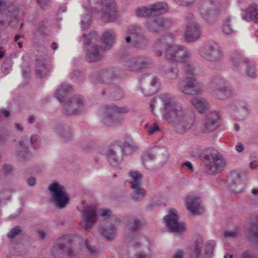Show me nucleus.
Wrapping results in <instances>:
<instances>
[{"instance_id":"obj_1","label":"nucleus","mask_w":258,"mask_h":258,"mask_svg":"<svg viewBox=\"0 0 258 258\" xmlns=\"http://www.w3.org/2000/svg\"><path fill=\"white\" fill-rule=\"evenodd\" d=\"M160 98L163 104V117L174 128L179 134H183L193 125L194 118L188 115L182 104L173 96L164 94Z\"/></svg>"},{"instance_id":"obj_2","label":"nucleus","mask_w":258,"mask_h":258,"mask_svg":"<svg viewBox=\"0 0 258 258\" xmlns=\"http://www.w3.org/2000/svg\"><path fill=\"white\" fill-rule=\"evenodd\" d=\"M175 35L167 33L157 39L154 45V51L157 56H161L164 51V57L167 60L186 62L191 57V52L187 47L181 45H171Z\"/></svg>"},{"instance_id":"obj_3","label":"nucleus","mask_w":258,"mask_h":258,"mask_svg":"<svg viewBox=\"0 0 258 258\" xmlns=\"http://www.w3.org/2000/svg\"><path fill=\"white\" fill-rule=\"evenodd\" d=\"M101 2V19L108 22L113 21L116 18V11L112 0H87L83 6L87 13L81 20L82 27L86 29L91 23V14L95 11L96 6Z\"/></svg>"},{"instance_id":"obj_4","label":"nucleus","mask_w":258,"mask_h":258,"mask_svg":"<svg viewBox=\"0 0 258 258\" xmlns=\"http://www.w3.org/2000/svg\"><path fill=\"white\" fill-rule=\"evenodd\" d=\"M202 157L205 164V171L210 175H214L223 170L226 161L223 156L214 148L206 149Z\"/></svg>"},{"instance_id":"obj_5","label":"nucleus","mask_w":258,"mask_h":258,"mask_svg":"<svg viewBox=\"0 0 258 258\" xmlns=\"http://www.w3.org/2000/svg\"><path fill=\"white\" fill-rule=\"evenodd\" d=\"M15 0H0V27L6 23L10 24L23 16L22 7L15 5Z\"/></svg>"},{"instance_id":"obj_6","label":"nucleus","mask_w":258,"mask_h":258,"mask_svg":"<svg viewBox=\"0 0 258 258\" xmlns=\"http://www.w3.org/2000/svg\"><path fill=\"white\" fill-rule=\"evenodd\" d=\"M221 7V0H200L198 10L204 20L211 23L219 18Z\"/></svg>"},{"instance_id":"obj_7","label":"nucleus","mask_w":258,"mask_h":258,"mask_svg":"<svg viewBox=\"0 0 258 258\" xmlns=\"http://www.w3.org/2000/svg\"><path fill=\"white\" fill-rule=\"evenodd\" d=\"M129 110L127 106L119 107L114 104L106 105L105 107L103 122L109 126L119 124L123 120L120 114L126 113Z\"/></svg>"},{"instance_id":"obj_8","label":"nucleus","mask_w":258,"mask_h":258,"mask_svg":"<svg viewBox=\"0 0 258 258\" xmlns=\"http://www.w3.org/2000/svg\"><path fill=\"white\" fill-rule=\"evenodd\" d=\"M72 243L70 235L66 234L60 237L57 240V246L53 248V256L55 258H71L74 255Z\"/></svg>"},{"instance_id":"obj_9","label":"nucleus","mask_w":258,"mask_h":258,"mask_svg":"<svg viewBox=\"0 0 258 258\" xmlns=\"http://www.w3.org/2000/svg\"><path fill=\"white\" fill-rule=\"evenodd\" d=\"M48 189L52 194V200L59 208L65 207L69 202L68 195L65 187L54 182L49 185Z\"/></svg>"},{"instance_id":"obj_10","label":"nucleus","mask_w":258,"mask_h":258,"mask_svg":"<svg viewBox=\"0 0 258 258\" xmlns=\"http://www.w3.org/2000/svg\"><path fill=\"white\" fill-rule=\"evenodd\" d=\"M200 55L206 60L218 61L223 57V52L216 43H207L202 46L199 49Z\"/></svg>"},{"instance_id":"obj_11","label":"nucleus","mask_w":258,"mask_h":258,"mask_svg":"<svg viewBox=\"0 0 258 258\" xmlns=\"http://www.w3.org/2000/svg\"><path fill=\"white\" fill-rule=\"evenodd\" d=\"M127 34L129 36L125 38L126 43H131L133 46L137 48H141L147 45V39L140 27L134 25L129 26Z\"/></svg>"},{"instance_id":"obj_12","label":"nucleus","mask_w":258,"mask_h":258,"mask_svg":"<svg viewBox=\"0 0 258 258\" xmlns=\"http://www.w3.org/2000/svg\"><path fill=\"white\" fill-rule=\"evenodd\" d=\"M179 90L186 95H194L200 94L202 91V86L193 77H186L179 83Z\"/></svg>"},{"instance_id":"obj_13","label":"nucleus","mask_w":258,"mask_h":258,"mask_svg":"<svg viewBox=\"0 0 258 258\" xmlns=\"http://www.w3.org/2000/svg\"><path fill=\"white\" fill-rule=\"evenodd\" d=\"M168 7L165 3H157L149 8L142 7L138 8L136 14L137 16L144 17H153L165 13L168 11Z\"/></svg>"},{"instance_id":"obj_14","label":"nucleus","mask_w":258,"mask_h":258,"mask_svg":"<svg viewBox=\"0 0 258 258\" xmlns=\"http://www.w3.org/2000/svg\"><path fill=\"white\" fill-rule=\"evenodd\" d=\"M129 175L131 178L130 183L133 190L132 199L136 202L142 200L146 195L145 190L141 187L142 175L137 171H131Z\"/></svg>"},{"instance_id":"obj_15","label":"nucleus","mask_w":258,"mask_h":258,"mask_svg":"<svg viewBox=\"0 0 258 258\" xmlns=\"http://www.w3.org/2000/svg\"><path fill=\"white\" fill-rule=\"evenodd\" d=\"M213 95L218 99H223L231 94V90L226 86L224 80L220 76L212 78L211 83Z\"/></svg>"},{"instance_id":"obj_16","label":"nucleus","mask_w":258,"mask_h":258,"mask_svg":"<svg viewBox=\"0 0 258 258\" xmlns=\"http://www.w3.org/2000/svg\"><path fill=\"white\" fill-rule=\"evenodd\" d=\"M150 64L149 58L143 56L130 57L125 63V66L128 71L135 72H140L143 69L149 67Z\"/></svg>"},{"instance_id":"obj_17","label":"nucleus","mask_w":258,"mask_h":258,"mask_svg":"<svg viewBox=\"0 0 258 258\" xmlns=\"http://www.w3.org/2000/svg\"><path fill=\"white\" fill-rule=\"evenodd\" d=\"M63 113L66 115L78 114L84 108V102L80 95H75L64 104Z\"/></svg>"},{"instance_id":"obj_18","label":"nucleus","mask_w":258,"mask_h":258,"mask_svg":"<svg viewBox=\"0 0 258 258\" xmlns=\"http://www.w3.org/2000/svg\"><path fill=\"white\" fill-rule=\"evenodd\" d=\"M167 227L172 232L180 233L185 230L184 223L178 221V215L174 209L170 210L164 218Z\"/></svg>"},{"instance_id":"obj_19","label":"nucleus","mask_w":258,"mask_h":258,"mask_svg":"<svg viewBox=\"0 0 258 258\" xmlns=\"http://www.w3.org/2000/svg\"><path fill=\"white\" fill-rule=\"evenodd\" d=\"M109 46L103 48L102 45L94 44L89 46L86 50L87 59L90 62L100 60L103 58L105 54L108 50Z\"/></svg>"},{"instance_id":"obj_20","label":"nucleus","mask_w":258,"mask_h":258,"mask_svg":"<svg viewBox=\"0 0 258 258\" xmlns=\"http://www.w3.org/2000/svg\"><path fill=\"white\" fill-rule=\"evenodd\" d=\"M172 23L170 20L158 17L153 20H148L146 22V27L153 33L159 32L170 27Z\"/></svg>"},{"instance_id":"obj_21","label":"nucleus","mask_w":258,"mask_h":258,"mask_svg":"<svg viewBox=\"0 0 258 258\" xmlns=\"http://www.w3.org/2000/svg\"><path fill=\"white\" fill-rule=\"evenodd\" d=\"M219 114L216 111L209 112L203 122L202 131L208 133L215 130L219 125Z\"/></svg>"},{"instance_id":"obj_22","label":"nucleus","mask_w":258,"mask_h":258,"mask_svg":"<svg viewBox=\"0 0 258 258\" xmlns=\"http://www.w3.org/2000/svg\"><path fill=\"white\" fill-rule=\"evenodd\" d=\"M83 220V227L86 230L90 229L97 221L95 207L87 206L84 208Z\"/></svg>"},{"instance_id":"obj_23","label":"nucleus","mask_w":258,"mask_h":258,"mask_svg":"<svg viewBox=\"0 0 258 258\" xmlns=\"http://www.w3.org/2000/svg\"><path fill=\"white\" fill-rule=\"evenodd\" d=\"M200 199L195 195H189L186 199L185 206L187 209L192 215H199L203 213V208L201 206Z\"/></svg>"},{"instance_id":"obj_24","label":"nucleus","mask_w":258,"mask_h":258,"mask_svg":"<svg viewBox=\"0 0 258 258\" xmlns=\"http://www.w3.org/2000/svg\"><path fill=\"white\" fill-rule=\"evenodd\" d=\"M144 79H147V81L150 82V84L142 88V91L145 96H148L154 94L157 91L156 85L158 81V78L154 76L144 74L142 76L141 81Z\"/></svg>"},{"instance_id":"obj_25","label":"nucleus","mask_w":258,"mask_h":258,"mask_svg":"<svg viewBox=\"0 0 258 258\" xmlns=\"http://www.w3.org/2000/svg\"><path fill=\"white\" fill-rule=\"evenodd\" d=\"M229 187L232 193L241 192L244 188V185L241 181L240 174L232 172L228 176Z\"/></svg>"},{"instance_id":"obj_26","label":"nucleus","mask_w":258,"mask_h":258,"mask_svg":"<svg viewBox=\"0 0 258 258\" xmlns=\"http://www.w3.org/2000/svg\"><path fill=\"white\" fill-rule=\"evenodd\" d=\"M201 35L200 25L197 23L188 25L184 32L185 40L188 42H192L198 39Z\"/></svg>"},{"instance_id":"obj_27","label":"nucleus","mask_w":258,"mask_h":258,"mask_svg":"<svg viewBox=\"0 0 258 258\" xmlns=\"http://www.w3.org/2000/svg\"><path fill=\"white\" fill-rule=\"evenodd\" d=\"M51 70V66L46 62L44 58H37L36 62V75L39 78L47 75Z\"/></svg>"},{"instance_id":"obj_28","label":"nucleus","mask_w":258,"mask_h":258,"mask_svg":"<svg viewBox=\"0 0 258 258\" xmlns=\"http://www.w3.org/2000/svg\"><path fill=\"white\" fill-rule=\"evenodd\" d=\"M243 19L249 21H253L258 22V7L255 4H253L246 10H243L242 13Z\"/></svg>"},{"instance_id":"obj_29","label":"nucleus","mask_w":258,"mask_h":258,"mask_svg":"<svg viewBox=\"0 0 258 258\" xmlns=\"http://www.w3.org/2000/svg\"><path fill=\"white\" fill-rule=\"evenodd\" d=\"M190 103L200 113H204L207 111L210 107L208 101L201 97L192 98L190 100Z\"/></svg>"},{"instance_id":"obj_30","label":"nucleus","mask_w":258,"mask_h":258,"mask_svg":"<svg viewBox=\"0 0 258 258\" xmlns=\"http://www.w3.org/2000/svg\"><path fill=\"white\" fill-rule=\"evenodd\" d=\"M28 140V138H26L19 142L20 149L17 153V159L20 161H25L30 157V152L27 147Z\"/></svg>"},{"instance_id":"obj_31","label":"nucleus","mask_w":258,"mask_h":258,"mask_svg":"<svg viewBox=\"0 0 258 258\" xmlns=\"http://www.w3.org/2000/svg\"><path fill=\"white\" fill-rule=\"evenodd\" d=\"M222 31L225 35H232L235 33L236 30L231 16L225 18L222 26Z\"/></svg>"},{"instance_id":"obj_32","label":"nucleus","mask_w":258,"mask_h":258,"mask_svg":"<svg viewBox=\"0 0 258 258\" xmlns=\"http://www.w3.org/2000/svg\"><path fill=\"white\" fill-rule=\"evenodd\" d=\"M114 38L115 33L113 30H109L104 32L101 38L103 48L109 46L108 50H109L113 45Z\"/></svg>"},{"instance_id":"obj_33","label":"nucleus","mask_w":258,"mask_h":258,"mask_svg":"<svg viewBox=\"0 0 258 258\" xmlns=\"http://www.w3.org/2000/svg\"><path fill=\"white\" fill-rule=\"evenodd\" d=\"M72 87L68 84H61L55 92V96L60 101L62 102L63 99L72 90Z\"/></svg>"},{"instance_id":"obj_34","label":"nucleus","mask_w":258,"mask_h":258,"mask_svg":"<svg viewBox=\"0 0 258 258\" xmlns=\"http://www.w3.org/2000/svg\"><path fill=\"white\" fill-rule=\"evenodd\" d=\"M56 132L66 140H69L72 136L70 127L63 124L58 125L56 128Z\"/></svg>"},{"instance_id":"obj_35","label":"nucleus","mask_w":258,"mask_h":258,"mask_svg":"<svg viewBox=\"0 0 258 258\" xmlns=\"http://www.w3.org/2000/svg\"><path fill=\"white\" fill-rule=\"evenodd\" d=\"M164 77L167 80H175L178 77V68L173 65L166 69L163 73Z\"/></svg>"},{"instance_id":"obj_36","label":"nucleus","mask_w":258,"mask_h":258,"mask_svg":"<svg viewBox=\"0 0 258 258\" xmlns=\"http://www.w3.org/2000/svg\"><path fill=\"white\" fill-rule=\"evenodd\" d=\"M146 225V222L143 219H133L129 221L128 225L131 231H136L142 229Z\"/></svg>"},{"instance_id":"obj_37","label":"nucleus","mask_w":258,"mask_h":258,"mask_svg":"<svg viewBox=\"0 0 258 258\" xmlns=\"http://www.w3.org/2000/svg\"><path fill=\"white\" fill-rule=\"evenodd\" d=\"M106 157L110 164L116 166L119 162V157L116 154L115 149H109L106 152Z\"/></svg>"},{"instance_id":"obj_38","label":"nucleus","mask_w":258,"mask_h":258,"mask_svg":"<svg viewBox=\"0 0 258 258\" xmlns=\"http://www.w3.org/2000/svg\"><path fill=\"white\" fill-rule=\"evenodd\" d=\"M101 235L108 240H112L116 232V229L114 225H111L109 228H102L100 230Z\"/></svg>"},{"instance_id":"obj_39","label":"nucleus","mask_w":258,"mask_h":258,"mask_svg":"<svg viewBox=\"0 0 258 258\" xmlns=\"http://www.w3.org/2000/svg\"><path fill=\"white\" fill-rule=\"evenodd\" d=\"M231 58L233 64L236 68L240 67L243 62L246 63L249 60L248 58L243 57L241 53L237 51H235L233 53Z\"/></svg>"},{"instance_id":"obj_40","label":"nucleus","mask_w":258,"mask_h":258,"mask_svg":"<svg viewBox=\"0 0 258 258\" xmlns=\"http://www.w3.org/2000/svg\"><path fill=\"white\" fill-rule=\"evenodd\" d=\"M249 237L251 240L258 244V221L252 224L249 230Z\"/></svg>"},{"instance_id":"obj_41","label":"nucleus","mask_w":258,"mask_h":258,"mask_svg":"<svg viewBox=\"0 0 258 258\" xmlns=\"http://www.w3.org/2000/svg\"><path fill=\"white\" fill-rule=\"evenodd\" d=\"M246 64V68L245 70V73L247 76L251 78H255L256 77V64L254 62L250 61L249 60L247 61Z\"/></svg>"},{"instance_id":"obj_42","label":"nucleus","mask_w":258,"mask_h":258,"mask_svg":"<svg viewBox=\"0 0 258 258\" xmlns=\"http://www.w3.org/2000/svg\"><path fill=\"white\" fill-rule=\"evenodd\" d=\"M22 232V228L21 226L18 225L13 227L7 236L9 239H13L16 236L20 235Z\"/></svg>"},{"instance_id":"obj_43","label":"nucleus","mask_w":258,"mask_h":258,"mask_svg":"<svg viewBox=\"0 0 258 258\" xmlns=\"http://www.w3.org/2000/svg\"><path fill=\"white\" fill-rule=\"evenodd\" d=\"M83 36L84 38V44L87 46L91 43L92 40L97 39V34L95 31H91L88 35L84 33Z\"/></svg>"},{"instance_id":"obj_44","label":"nucleus","mask_w":258,"mask_h":258,"mask_svg":"<svg viewBox=\"0 0 258 258\" xmlns=\"http://www.w3.org/2000/svg\"><path fill=\"white\" fill-rule=\"evenodd\" d=\"M203 247V243L200 241H196L193 247L191 256L192 258H198L200 255L202 248Z\"/></svg>"},{"instance_id":"obj_45","label":"nucleus","mask_w":258,"mask_h":258,"mask_svg":"<svg viewBox=\"0 0 258 258\" xmlns=\"http://www.w3.org/2000/svg\"><path fill=\"white\" fill-rule=\"evenodd\" d=\"M110 94L114 100H119L123 97V93L118 86H115L110 92Z\"/></svg>"},{"instance_id":"obj_46","label":"nucleus","mask_w":258,"mask_h":258,"mask_svg":"<svg viewBox=\"0 0 258 258\" xmlns=\"http://www.w3.org/2000/svg\"><path fill=\"white\" fill-rule=\"evenodd\" d=\"M184 74L186 77L194 76L195 75V68L192 64L185 63L183 66Z\"/></svg>"},{"instance_id":"obj_47","label":"nucleus","mask_w":258,"mask_h":258,"mask_svg":"<svg viewBox=\"0 0 258 258\" xmlns=\"http://www.w3.org/2000/svg\"><path fill=\"white\" fill-rule=\"evenodd\" d=\"M112 71L110 69H103L101 71L100 78L105 83H109V79L111 77Z\"/></svg>"},{"instance_id":"obj_48","label":"nucleus","mask_w":258,"mask_h":258,"mask_svg":"<svg viewBox=\"0 0 258 258\" xmlns=\"http://www.w3.org/2000/svg\"><path fill=\"white\" fill-rule=\"evenodd\" d=\"M214 246L215 243L214 241H211L206 244L205 250L206 258H210L212 255Z\"/></svg>"},{"instance_id":"obj_49","label":"nucleus","mask_w":258,"mask_h":258,"mask_svg":"<svg viewBox=\"0 0 258 258\" xmlns=\"http://www.w3.org/2000/svg\"><path fill=\"white\" fill-rule=\"evenodd\" d=\"M12 64L11 59L10 58H7L2 64V72L5 74H8L11 69Z\"/></svg>"},{"instance_id":"obj_50","label":"nucleus","mask_w":258,"mask_h":258,"mask_svg":"<svg viewBox=\"0 0 258 258\" xmlns=\"http://www.w3.org/2000/svg\"><path fill=\"white\" fill-rule=\"evenodd\" d=\"M14 191L11 188L4 189L2 190H1L0 196H3L4 197V198H1V200H10L11 198V194Z\"/></svg>"},{"instance_id":"obj_51","label":"nucleus","mask_w":258,"mask_h":258,"mask_svg":"<svg viewBox=\"0 0 258 258\" xmlns=\"http://www.w3.org/2000/svg\"><path fill=\"white\" fill-rule=\"evenodd\" d=\"M176 4L183 7H191L196 0H174Z\"/></svg>"},{"instance_id":"obj_52","label":"nucleus","mask_w":258,"mask_h":258,"mask_svg":"<svg viewBox=\"0 0 258 258\" xmlns=\"http://www.w3.org/2000/svg\"><path fill=\"white\" fill-rule=\"evenodd\" d=\"M194 20V14L191 13H188L185 17L186 26L188 25H191L194 23H196Z\"/></svg>"},{"instance_id":"obj_53","label":"nucleus","mask_w":258,"mask_h":258,"mask_svg":"<svg viewBox=\"0 0 258 258\" xmlns=\"http://www.w3.org/2000/svg\"><path fill=\"white\" fill-rule=\"evenodd\" d=\"M159 130L160 128L158 125L155 123L147 130V132L149 135H151Z\"/></svg>"},{"instance_id":"obj_54","label":"nucleus","mask_w":258,"mask_h":258,"mask_svg":"<svg viewBox=\"0 0 258 258\" xmlns=\"http://www.w3.org/2000/svg\"><path fill=\"white\" fill-rule=\"evenodd\" d=\"M3 169L5 173L6 174H11L13 170L12 166L9 164L4 165L3 166Z\"/></svg>"},{"instance_id":"obj_55","label":"nucleus","mask_w":258,"mask_h":258,"mask_svg":"<svg viewBox=\"0 0 258 258\" xmlns=\"http://www.w3.org/2000/svg\"><path fill=\"white\" fill-rule=\"evenodd\" d=\"M132 258H151V256L150 254H147L142 251H140L136 253Z\"/></svg>"},{"instance_id":"obj_56","label":"nucleus","mask_w":258,"mask_h":258,"mask_svg":"<svg viewBox=\"0 0 258 258\" xmlns=\"http://www.w3.org/2000/svg\"><path fill=\"white\" fill-rule=\"evenodd\" d=\"M155 158L154 155L150 152H147L144 155L143 159L144 162L148 160H151Z\"/></svg>"},{"instance_id":"obj_57","label":"nucleus","mask_w":258,"mask_h":258,"mask_svg":"<svg viewBox=\"0 0 258 258\" xmlns=\"http://www.w3.org/2000/svg\"><path fill=\"white\" fill-rule=\"evenodd\" d=\"M50 0H37V2L38 5L42 9H45L48 5Z\"/></svg>"},{"instance_id":"obj_58","label":"nucleus","mask_w":258,"mask_h":258,"mask_svg":"<svg viewBox=\"0 0 258 258\" xmlns=\"http://www.w3.org/2000/svg\"><path fill=\"white\" fill-rule=\"evenodd\" d=\"M237 232L234 231H226L224 235V236L228 238H234L236 236Z\"/></svg>"},{"instance_id":"obj_59","label":"nucleus","mask_w":258,"mask_h":258,"mask_svg":"<svg viewBox=\"0 0 258 258\" xmlns=\"http://www.w3.org/2000/svg\"><path fill=\"white\" fill-rule=\"evenodd\" d=\"M241 258H254V256L251 253L250 251L246 250L242 253Z\"/></svg>"},{"instance_id":"obj_60","label":"nucleus","mask_w":258,"mask_h":258,"mask_svg":"<svg viewBox=\"0 0 258 258\" xmlns=\"http://www.w3.org/2000/svg\"><path fill=\"white\" fill-rule=\"evenodd\" d=\"M27 138H28V140H29V138L27 137L26 139ZM25 139H26V138H25L23 140H24ZM37 139H38V137L37 135H34L31 136V137L30 138V141L28 140V145L29 144H30L31 145L33 144L34 143H35L37 141Z\"/></svg>"},{"instance_id":"obj_61","label":"nucleus","mask_w":258,"mask_h":258,"mask_svg":"<svg viewBox=\"0 0 258 258\" xmlns=\"http://www.w3.org/2000/svg\"><path fill=\"white\" fill-rule=\"evenodd\" d=\"M85 245L88 249V251L91 253V254H94L97 252V250L96 248L92 247L91 246H90L88 243L87 240H86L85 241Z\"/></svg>"},{"instance_id":"obj_62","label":"nucleus","mask_w":258,"mask_h":258,"mask_svg":"<svg viewBox=\"0 0 258 258\" xmlns=\"http://www.w3.org/2000/svg\"><path fill=\"white\" fill-rule=\"evenodd\" d=\"M249 166L252 169H255L258 167V160L255 159L251 161L249 163Z\"/></svg>"},{"instance_id":"obj_63","label":"nucleus","mask_w":258,"mask_h":258,"mask_svg":"<svg viewBox=\"0 0 258 258\" xmlns=\"http://www.w3.org/2000/svg\"><path fill=\"white\" fill-rule=\"evenodd\" d=\"M36 182V180L34 177H30L27 179V183L30 186H34L35 185Z\"/></svg>"},{"instance_id":"obj_64","label":"nucleus","mask_w":258,"mask_h":258,"mask_svg":"<svg viewBox=\"0 0 258 258\" xmlns=\"http://www.w3.org/2000/svg\"><path fill=\"white\" fill-rule=\"evenodd\" d=\"M183 251L181 250H179L177 251L173 255V258H183Z\"/></svg>"}]
</instances>
